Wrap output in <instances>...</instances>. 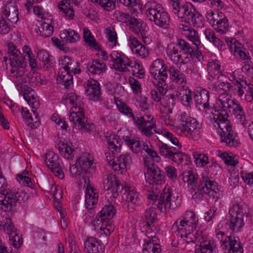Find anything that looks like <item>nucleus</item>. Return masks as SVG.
<instances>
[{"label": "nucleus", "instance_id": "nucleus-1", "mask_svg": "<svg viewBox=\"0 0 253 253\" xmlns=\"http://www.w3.org/2000/svg\"><path fill=\"white\" fill-rule=\"evenodd\" d=\"M196 216L191 211H187L183 219H178L175 222L177 227L175 234L187 243L197 241L199 244L196 246L195 253H213L216 244L214 240L207 236L206 229L196 226Z\"/></svg>", "mask_w": 253, "mask_h": 253}, {"label": "nucleus", "instance_id": "nucleus-2", "mask_svg": "<svg viewBox=\"0 0 253 253\" xmlns=\"http://www.w3.org/2000/svg\"><path fill=\"white\" fill-rule=\"evenodd\" d=\"M183 180L187 183L193 199L200 200L204 194L212 198L218 197L217 184L208 177L202 176L198 180L197 175L189 170L183 173Z\"/></svg>", "mask_w": 253, "mask_h": 253}, {"label": "nucleus", "instance_id": "nucleus-3", "mask_svg": "<svg viewBox=\"0 0 253 253\" xmlns=\"http://www.w3.org/2000/svg\"><path fill=\"white\" fill-rule=\"evenodd\" d=\"M17 82L13 81L17 87L22 93V95L27 103L31 108H36L39 106V103L37 101L34 95V91L31 86H39L45 84V81L41 78V74L33 72L25 74V71L21 76L18 77Z\"/></svg>", "mask_w": 253, "mask_h": 253}, {"label": "nucleus", "instance_id": "nucleus-4", "mask_svg": "<svg viewBox=\"0 0 253 253\" xmlns=\"http://www.w3.org/2000/svg\"><path fill=\"white\" fill-rule=\"evenodd\" d=\"M166 52L173 63L180 66L189 63L190 59L195 57L194 48L189 42L181 39L168 44Z\"/></svg>", "mask_w": 253, "mask_h": 253}, {"label": "nucleus", "instance_id": "nucleus-5", "mask_svg": "<svg viewBox=\"0 0 253 253\" xmlns=\"http://www.w3.org/2000/svg\"><path fill=\"white\" fill-rule=\"evenodd\" d=\"M152 129L155 133L165 136L172 144L174 145V146H171L167 144L161 143L158 145L160 154L174 163L178 164L181 163L185 155L181 151V145L179 143L177 137L167 129H157L156 127Z\"/></svg>", "mask_w": 253, "mask_h": 253}, {"label": "nucleus", "instance_id": "nucleus-6", "mask_svg": "<svg viewBox=\"0 0 253 253\" xmlns=\"http://www.w3.org/2000/svg\"><path fill=\"white\" fill-rule=\"evenodd\" d=\"M171 11L182 21L189 23L194 27L199 28L204 25L203 16L191 3L181 4L179 2L177 6L171 9Z\"/></svg>", "mask_w": 253, "mask_h": 253}, {"label": "nucleus", "instance_id": "nucleus-7", "mask_svg": "<svg viewBox=\"0 0 253 253\" xmlns=\"http://www.w3.org/2000/svg\"><path fill=\"white\" fill-rule=\"evenodd\" d=\"M146 14L150 21L164 29L169 26V16L159 3L156 1L150 0L146 3Z\"/></svg>", "mask_w": 253, "mask_h": 253}, {"label": "nucleus", "instance_id": "nucleus-8", "mask_svg": "<svg viewBox=\"0 0 253 253\" xmlns=\"http://www.w3.org/2000/svg\"><path fill=\"white\" fill-rule=\"evenodd\" d=\"M29 198L26 189L16 190L7 188L0 194V209L3 211H10L16 205V202H25Z\"/></svg>", "mask_w": 253, "mask_h": 253}, {"label": "nucleus", "instance_id": "nucleus-9", "mask_svg": "<svg viewBox=\"0 0 253 253\" xmlns=\"http://www.w3.org/2000/svg\"><path fill=\"white\" fill-rule=\"evenodd\" d=\"M147 198L153 201L159 210L165 212L167 209H175L181 204V199L177 196H172L171 191L169 188L165 187L160 195L152 192L148 194Z\"/></svg>", "mask_w": 253, "mask_h": 253}, {"label": "nucleus", "instance_id": "nucleus-10", "mask_svg": "<svg viewBox=\"0 0 253 253\" xmlns=\"http://www.w3.org/2000/svg\"><path fill=\"white\" fill-rule=\"evenodd\" d=\"M178 121L180 130L185 136L194 140L200 138L202 124L195 118L184 112L179 115Z\"/></svg>", "mask_w": 253, "mask_h": 253}, {"label": "nucleus", "instance_id": "nucleus-11", "mask_svg": "<svg viewBox=\"0 0 253 253\" xmlns=\"http://www.w3.org/2000/svg\"><path fill=\"white\" fill-rule=\"evenodd\" d=\"M7 47L10 65L9 76L13 81L17 82L18 76L22 75L23 72L25 71L24 58L20 51L16 48L13 43H8Z\"/></svg>", "mask_w": 253, "mask_h": 253}, {"label": "nucleus", "instance_id": "nucleus-12", "mask_svg": "<svg viewBox=\"0 0 253 253\" xmlns=\"http://www.w3.org/2000/svg\"><path fill=\"white\" fill-rule=\"evenodd\" d=\"M169 78L172 82L181 85L179 93L181 102L185 105L189 106L192 101L191 91L186 86V79L185 75L179 69L171 66L169 69Z\"/></svg>", "mask_w": 253, "mask_h": 253}, {"label": "nucleus", "instance_id": "nucleus-13", "mask_svg": "<svg viewBox=\"0 0 253 253\" xmlns=\"http://www.w3.org/2000/svg\"><path fill=\"white\" fill-rule=\"evenodd\" d=\"M119 110L122 113L131 117L137 128L142 133L147 137L152 135L153 133L152 129L155 128L156 126L153 118L151 120H146L144 116L135 117L132 113L131 109L125 104H122L119 108Z\"/></svg>", "mask_w": 253, "mask_h": 253}, {"label": "nucleus", "instance_id": "nucleus-14", "mask_svg": "<svg viewBox=\"0 0 253 253\" xmlns=\"http://www.w3.org/2000/svg\"><path fill=\"white\" fill-rule=\"evenodd\" d=\"M69 120L80 130L90 132L94 129V125L87 122L83 108L81 105L77 106V103L70 110Z\"/></svg>", "mask_w": 253, "mask_h": 253}, {"label": "nucleus", "instance_id": "nucleus-15", "mask_svg": "<svg viewBox=\"0 0 253 253\" xmlns=\"http://www.w3.org/2000/svg\"><path fill=\"white\" fill-rule=\"evenodd\" d=\"M245 213L239 204L233 205L229 208L226 224L233 232H240L244 226Z\"/></svg>", "mask_w": 253, "mask_h": 253}, {"label": "nucleus", "instance_id": "nucleus-16", "mask_svg": "<svg viewBox=\"0 0 253 253\" xmlns=\"http://www.w3.org/2000/svg\"><path fill=\"white\" fill-rule=\"evenodd\" d=\"M124 140L126 144L129 148L131 151L135 154L142 152L144 150L147 154L157 162L160 160V157L157 152L152 148L150 143L144 142L139 139L131 138L128 136L124 137Z\"/></svg>", "mask_w": 253, "mask_h": 253}, {"label": "nucleus", "instance_id": "nucleus-17", "mask_svg": "<svg viewBox=\"0 0 253 253\" xmlns=\"http://www.w3.org/2000/svg\"><path fill=\"white\" fill-rule=\"evenodd\" d=\"M217 238L222 243L221 246L227 253H243V249L240 242L234 237L226 236L224 232L219 231L216 233Z\"/></svg>", "mask_w": 253, "mask_h": 253}, {"label": "nucleus", "instance_id": "nucleus-18", "mask_svg": "<svg viewBox=\"0 0 253 253\" xmlns=\"http://www.w3.org/2000/svg\"><path fill=\"white\" fill-rule=\"evenodd\" d=\"M229 115L226 111L222 110L219 111L214 109V113L211 112V115L208 117V121L211 124L218 130H223L226 127H229L230 123L228 120Z\"/></svg>", "mask_w": 253, "mask_h": 253}, {"label": "nucleus", "instance_id": "nucleus-19", "mask_svg": "<svg viewBox=\"0 0 253 253\" xmlns=\"http://www.w3.org/2000/svg\"><path fill=\"white\" fill-rule=\"evenodd\" d=\"M44 163L53 174L62 179L64 177L61 166L59 163L58 155L52 151L46 153L45 156L43 157Z\"/></svg>", "mask_w": 253, "mask_h": 253}, {"label": "nucleus", "instance_id": "nucleus-20", "mask_svg": "<svg viewBox=\"0 0 253 253\" xmlns=\"http://www.w3.org/2000/svg\"><path fill=\"white\" fill-rule=\"evenodd\" d=\"M145 167L146 168L148 177L147 181L150 184H161L164 181V172L155 164L144 160Z\"/></svg>", "mask_w": 253, "mask_h": 253}, {"label": "nucleus", "instance_id": "nucleus-21", "mask_svg": "<svg viewBox=\"0 0 253 253\" xmlns=\"http://www.w3.org/2000/svg\"><path fill=\"white\" fill-rule=\"evenodd\" d=\"M4 222L3 228L8 234L9 240L12 246L16 249L19 248L23 244L21 234L15 228L10 218L5 217Z\"/></svg>", "mask_w": 253, "mask_h": 253}, {"label": "nucleus", "instance_id": "nucleus-22", "mask_svg": "<svg viewBox=\"0 0 253 253\" xmlns=\"http://www.w3.org/2000/svg\"><path fill=\"white\" fill-rule=\"evenodd\" d=\"M210 93L206 89L199 88L194 92V100L196 108L202 109H210L211 108L209 103Z\"/></svg>", "mask_w": 253, "mask_h": 253}, {"label": "nucleus", "instance_id": "nucleus-23", "mask_svg": "<svg viewBox=\"0 0 253 253\" xmlns=\"http://www.w3.org/2000/svg\"><path fill=\"white\" fill-rule=\"evenodd\" d=\"M114 55H112V58L115 69L121 72L130 71L128 68L132 66L133 61L124 53L117 52Z\"/></svg>", "mask_w": 253, "mask_h": 253}, {"label": "nucleus", "instance_id": "nucleus-24", "mask_svg": "<svg viewBox=\"0 0 253 253\" xmlns=\"http://www.w3.org/2000/svg\"><path fill=\"white\" fill-rule=\"evenodd\" d=\"M221 137V141L226 144V146L236 148L239 146V142L236 134L232 129L231 125L223 130H218Z\"/></svg>", "mask_w": 253, "mask_h": 253}, {"label": "nucleus", "instance_id": "nucleus-25", "mask_svg": "<svg viewBox=\"0 0 253 253\" xmlns=\"http://www.w3.org/2000/svg\"><path fill=\"white\" fill-rule=\"evenodd\" d=\"M2 16L12 23H16L18 20L17 2L10 0L5 5L2 11Z\"/></svg>", "mask_w": 253, "mask_h": 253}, {"label": "nucleus", "instance_id": "nucleus-26", "mask_svg": "<svg viewBox=\"0 0 253 253\" xmlns=\"http://www.w3.org/2000/svg\"><path fill=\"white\" fill-rule=\"evenodd\" d=\"M129 45L133 53L142 59L147 57L149 54V48L142 44L137 38L132 36L129 37Z\"/></svg>", "mask_w": 253, "mask_h": 253}, {"label": "nucleus", "instance_id": "nucleus-27", "mask_svg": "<svg viewBox=\"0 0 253 253\" xmlns=\"http://www.w3.org/2000/svg\"><path fill=\"white\" fill-rule=\"evenodd\" d=\"M103 187L105 190H111L114 193L121 192L123 190V186L119 183V180L112 174L104 175Z\"/></svg>", "mask_w": 253, "mask_h": 253}, {"label": "nucleus", "instance_id": "nucleus-28", "mask_svg": "<svg viewBox=\"0 0 253 253\" xmlns=\"http://www.w3.org/2000/svg\"><path fill=\"white\" fill-rule=\"evenodd\" d=\"M85 95L88 98L94 101H99L101 97L99 84L97 81L90 80L87 81Z\"/></svg>", "mask_w": 253, "mask_h": 253}, {"label": "nucleus", "instance_id": "nucleus-29", "mask_svg": "<svg viewBox=\"0 0 253 253\" xmlns=\"http://www.w3.org/2000/svg\"><path fill=\"white\" fill-rule=\"evenodd\" d=\"M147 236H148V234ZM144 243L143 253H161L162 249L160 241L158 238L151 235L144 240Z\"/></svg>", "mask_w": 253, "mask_h": 253}, {"label": "nucleus", "instance_id": "nucleus-30", "mask_svg": "<svg viewBox=\"0 0 253 253\" xmlns=\"http://www.w3.org/2000/svg\"><path fill=\"white\" fill-rule=\"evenodd\" d=\"M127 25L132 29L133 32L138 34L140 33L143 39L146 38L148 27L143 21L131 17L128 21Z\"/></svg>", "mask_w": 253, "mask_h": 253}, {"label": "nucleus", "instance_id": "nucleus-31", "mask_svg": "<svg viewBox=\"0 0 253 253\" xmlns=\"http://www.w3.org/2000/svg\"><path fill=\"white\" fill-rule=\"evenodd\" d=\"M59 64L61 66V69H66L72 73L79 74L81 72L79 63L69 57L65 56L61 57L59 59Z\"/></svg>", "mask_w": 253, "mask_h": 253}, {"label": "nucleus", "instance_id": "nucleus-32", "mask_svg": "<svg viewBox=\"0 0 253 253\" xmlns=\"http://www.w3.org/2000/svg\"><path fill=\"white\" fill-rule=\"evenodd\" d=\"M86 253H101V241L93 237H88L84 243Z\"/></svg>", "mask_w": 253, "mask_h": 253}, {"label": "nucleus", "instance_id": "nucleus-33", "mask_svg": "<svg viewBox=\"0 0 253 253\" xmlns=\"http://www.w3.org/2000/svg\"><path fill=\"white\" fill-rule=\"evenodd\" d=\"M218 19L213 23L212 26L214 29L218 33L221 34L225 33L229 29L228 19L226 17L222 12H218L217 13Z\"/></svg>", "mask_w": 253, "mask_h": 253}, {"label": "nucleus", "instance_id": "nucleus-34", "mask_svg": "<svg viewBox=\"0 0 253 253\" xmlns=\"http://www.w3.org/2000/svg\"><path fill=\"white\" fill-rule=\"evenodd\" d=\"M156 209L154 207H150L147 209L145 211V216L146 221V229L147 234L149 231H153V229H156V226L154 224L156 221Z\"/></svg>", "mask_w": 253, "mask_h": 253}, {"label": "nucleus", "instance_id": "nucleus-35", "mask_svg": "<svg viewBox=\"0 0 253 253\" xmlns=\"http://www.w3.org/2000/svg\"><path fill=\"white\" fill-rule=\"evenodd\" d=\"M98 193L95 192V189L91 187H86L85 195V202L86 208L91 209L96 204L98 201Z\"/></svg>", "mask_w": 253, "mask_h": 253}, {"label": "nucleus", "instance_id": "nucleus-36", "mask_svg": "<svg viewBox=\"0 0 253 253\" xmlns=\"http://www.w3.org/2000/svg\"><path fill=\"white\" fill-rule=\"evenodd\" d=\"M207 71L209 74V80L218 78L221 74L220 63L217 60H211L207 64Z\"/></svg>", "mask_w": 253, "mask_h": 253}, {"label": "nucleus", "instance_id": "nucleus-37", "mask_svg": "<svg viewBox=\"0 0 253 253\" xmlns=\"http://www.w3.org/2000/svg\"><path fill=\"white\" fill-rule=\"evenodd\" d=\"M130 160V157L128 154L120 155L117 157L115 160L113 169L114 171H118L120 173H123L126 170V167L127 163Z\"/></svg>", "mask_w": 253, "mask_h": 253}, {"label": "nucleus", "instance_id": "nucleus-38", "mask_svg": "<svg viewBox=\"0 0 253 253\" xmlns=\"http://www.w3.org/2000/svg\"><path fill=\"white\" fill-rule=\"evenodd\" d=\"M87 68L92 75H100L106 71L107 67L103 61L96 59L88 63Z\"/></svg>", "mask_w": 253, "mask_h": 253}, {"label": "nucleus", "instance_id": "nucleus-39", "mask_svg": "<svg viewBox=\"0 0 253 253\" xmlns=\"http://www.w3.org/2000/svg\"><path fill=\"white\" fill-rule=\"evenodd\" d=\"M218 101L219 102V108L216 110L221 111L222 110L226 111L227 108H230L233 105L235 100L231 98V96L229 93L219 94L218 96Z\"/></svg>", "mask_w": 253, "mask_h": 253}, {"label": "nucleus", "instance_id": "nucleus-40", "mask_svg": "<svg viewBox=\"0 0 253 253\" xmlns=\"http://www.w3.org/2000/svg\"><path fill=\"white\" fill-rule=\"evenodd\" d=\"M206 38L210 42H212L218 49L222 50L224 48L225 44L219 38L215 36L214 32L211 29H206L205 31Z\"/></svg>", "mask_w": 253, "mask_h": 253}, {"label": "nucleus", "instance_id": "nucleus-41", "mask_svg": "<svg viewBox=\"0 0 253 253\" xmlns=\"http://www.w3.org/2000/svg\"><path fill=\"white\" fill-rule=\"evenodd\" d=\"M83 38L85 43L91 48L96 50H99L100 49V45L87 28H84L83 30Z\"/></svg>", "mask_w": 253, "mask_h": 253}, {"label": "nucleus", "instance_id": "nucleus-42", "mask_svg": "<svg viewBox=\"0 0 253 253\" xmlns=\"http://www.w3.org/2000/svg\"><path fill=\"white\" fill-rule=\"evenodd\" d=\"M110 221L104 218H102L101 214L98 213L95 217L91 220V223L94 227V229L99 231L100 230H104L105 228L109 226Z\"/></svg>", "mask_w": 253, "mask_h": 253}, {"label": "nucleus", "instance_id": "nucleus-43", "mask_svg": "<svg viewBox=\"0 0 253 253\" xmlns=\"http://www.w3.org/2000/svg\"><path fill=\"white\" fill-rule=\"evenodd\" d=\"M71 72L67 71L66 69L60 68L59 72L58 81L66 88H68L73 82V76Z\"/></svg>", "mask_w": 253, "mask_h": 253}, {"label": "nucleus", "instance_id": "nucleus-44", "mask_svg": "<svg viewBox=\"0 0 253 253\" xmlns=\"http://www.w3.org/2000/svg\"><path fill=\"white\" fill-rule=\"evenodd\" d=\"M90 155L87 153H84L77 160V164L80 169L84 172H87V169H89L92 164Z\"/></svg>", "mask_w": 253, "mask_h": 253}, {"label": "nucleus", "instance_id": "nucleus-45", "mask_svg": "<svg viewBox=\"0 0 253 253\" xmlns=\"http://www.w3.org/2000/svg\"><path fill=\"white\" fill-rule=\"evenodd\" d=\"M233 48H234L235 53L239 55L241 59L246 60L247 62L251 60V57L248 56V51L246 49L244 48L239 42L235 41L234 44L231 45V49Z\"/></svg>", "mask_w": 253, "mask_h": 253}, {"label": "nucleus", "instance_id": "nucleus-46", "mask_svg": "<svg viewBox=\"0 0 253 253\" xmlns=\"http://www.w3.org/2000/svg\"><path fill=\"white\" fill-rule=\"evenodd\" d=\"M59 152L67 159H72L74 157V150L67 143L62 142L58 146Z\"/></svg>", "mask_w": 253, "mask_h": 253}, {"label": "nucleus", "instance_id": "nucleus-47", "mask_svg": "<svg viewBox=\"0 0 253 253\" xmlns=\"http://www.w3.org/2000/svg\"><path fill=\"white\" fill-rule=\"evenodd\" d=\"M60 10L65 14V16L68 19H73L74 17V11L70 7V4L65 0H61L58 5Z\"/></svg>", "mask_w": 253, "mask_h": 253}, {"label": "nucleus", "instance_id": "nucleus-48", "mask_svg": "<svg viewBox=\"0 0 253 253\" xmlns=\"http://www.w3.org/2000/svg\"><path fill=\"white\" fill-rule=\"evenodd\" d=\"M213 88V90L218 94H221L228 93L229 91L232 89L233 86L228 82H222L219 84H211Z\"/></svg>", "mask_w": 253, "mask_h": 253}, {"label": "nucleus", "instance_id": "nucleus-49", "mask_svg": "<svg viewBox=\"0 0 253 253\" xmlns=\"http://www.w3.org/2000/svg\"><path fill=\"white\" fill-rule=\"evenodd\" d=\"M116 210L114 206L111 205H105L99 212L102 218L110 220L116 214Z\"/></svg>", "mask_w": 253, "mask_h": 253}, {"label": "nucleus", "instance_id": "nucleus-50", "mask_svg": "<svg viewBox=\"0 0 253 253\" xmlns=\"http://www.w3.org/2000/svg\"><path fill=\"white\" fill-rule=\"evenodd\" d=\"M176 97L173 94H168L162 98V104L166 108H168L169 113H172L171 107L173 106L176 100Z\"/></svg>", "mask_w": 253, "mask_h": 253}, {"label": "nucleus", "instance_id": "nucleus-51", "mask_svg": "<svg viewBox=\"0 0 253 253\" xmlns=\"http://www.w3.org/2000/svg\"><path fill=\"white\" fill-rule=\"evenodd\" d=\"M139 193L134 189L130 190L126 194V201L128 207L133 208L136 205L138 201Z\"/></svg>", "mask_w": 253, "mask_h": 253}, {"label": "nucleus", "instance_id": "nucleus-52", "mask_svg": "<svg viewBox=\"0 0 253 253\" xmlns=\"http://www.w3.org/2000/svg\"><path fill=\"white\" fill-rule=\"evenodd\" d=\"M40 34L43 37H50L53 32V27L49 23L43 21L39 27Z\"/></svg>", "mask_w": 253, "mask_h": 253}, {"label": "nucleus", "instance_id": "nucleus-53", "mask_svg": "<svg viewBox=\"0 0 253 253\" xmlns=\"http://www.w3.org/2000/svg\"><path fill=\"white\" fill-rule=\"evenodd\" d=\"M167 70V66L164 67L162 69H160L159 70L157 71V74L155 76H152L156 80H159V85L161 86H163L166 85L165 81L167 79L168 76Z\"/></svg>", "mask_w": 253, "mask_h": 253}, {"label": "nucleus", "instance_id": "nucleus-54", "mask_svg": "<svg viewBox=\"0 0 253 253\" xmlns=\"http://www.w3.org/2000/svg\"><path fill=\"white\" fill-rule=\"evenodd\" d=\"M192 155L197 167H204L208 163V158L206 155L197 152H193Z\"/></svg>", "mask_w": 253, "mask_h": 253}, {"label": "nucleus", "instance_id": "nucleus-55", "mask_svg": "<svg viewBox=\"0 0 253 253\" xmlns=\"http://www.w3.org/2000/svg\"><path fill=\"white\" fill-rule=\"evenodd\" d=\"M166 66L167 65L164 60L160 59H157L152 62L150 68V74L152 76H155L157 74V71Z\"/></svg>", "mask_w": 253, "mask_h": 253}, {"label": "nucleus", "instance_id": "nucleus-56", "mask_svg": "<svg viewBox=\"0 0 253 253\" xmlns=\"http://www.w3.org/2000/svg\"><path fill=\"white\" fill-rule=\"evenodd\" d=\"M28 173V171L25 170L21 174H17V180L20 183L33 188V184L31 182V179L27 175Z\"/></svg>", "mask_w": 253, "mask_h": 253}, {"label": "nucleus", "instance_id": "nucleus-57", "mask_svg": "<svg viewBox=\"0 0 253 253\" xmlns=\"http://www.w3.org/2000/svg\"><path fill=\"white\" fill-rule=\"evenodd\" d=\"M39 106L38 107V108ZM33 109H35V110H32V111L34 113L35 119H34L31 114V113L29 112V110H24V108H22V111H21V115L22 118L25 120H27L28 121H31L34 122V123H37V121H39V118H38V113H37L36 109L37 108H32Z\"/></svg>", "mask_w": 253, "mask_h": 253}, {"label": "nucleus", "instance_id": "nucleus-58", "mask_svg": "<svg viewBox=\"0 0 253 253\" xmlns=\"http://www.w3.org/2000/svg\"><path fill=\"white\" fill-rule=\"evenodd\" d=\"M131 70L134 76L138 77L139 78H142L144 76V71L142 67L138 63L132 62V66L130 67Z\"/></svg>", "mask_w": 253, "mask_h": 253}, {"label": "nucleus", "instance_id": "nucleus-59", "mask_svg": "<svg viewBox=\"0 0 253 253\" xmlns=\"http://www.w3.org/2000/svg\"><path fill=\"white\" fill-rule=\"evenodd\" d=\"M51 119L52 121L57 124L58 128L67 130L69 127L66 122L63 119L60 118L58 114H54Z\"/></svg>", "mask_w": 253, "mask_h": 253}, {"label": "nucleus", "instance_id": "nucleus-60", "mask_svg": "<svg viewBox=\"0 0 253 253\" xmlns=\"http://www.w3.org/2000/svg\"><path fill=\"white\" fill-rule=\"evenodd\" d=\"M80 35L75 31L71 29L68 30L67 37L66 42L73 43L78 41L80 39Z\"/></svg>", "mask_w": 253, "mask_h": 253}, {"label": "nucleus", "instance_id": "nucleus-61", "mask_svg": "<svg viewBox=\"0 0 253 253\" xmlns=\"http://www.w3.org/2000/svg\"><path fill=\"white\" fill-rule=\"evenodd\" d=\"M165 172L169 178L173 181L176 179L177 178V171L174 167L172 166H167L165 168Z\"/></svg>", "mask_w": 253, "mask_h": 253}, {"label": "nucleus", "instance_id": "nucleus-62", "mask_svg": "<svg viewBox=\"0 0 253 253\" xmlns=\"http://www.w3.org/2000/svg\"><path fill=\"white\" fill-rule=\"evenodd\" d=\"M117 0H100V6L107 10L113 9L115 7Z\"/></svg>", "mask_w": 253, "mask_h": 253}, {"label": "nucleus", "instance_id": "nucleus-63", "mask_svg": "<svg viewBox=\"0 0 253 253\" xmlns=\"http://www.w3.org/2000/svg\"><path fill=\"white\" fill-rule=\"evenodd\" d=\"M162 87L163 88L162 91H161V89L157 88L156 89L151 90L150 91L151 97L155 102H159L160 101L161 99L162 100L161 95L163 96L164 94L163 93L164 87L163 86Z\"/></svg>", "mask_w": 253, "mask_h": 253}, {"label": "nucleus", "instance_id": "nucleus-64", "mask_svg": "<svg viewBox=\"0 0 253 253\" xmlns=\"http://www.w3.org/2000/svg\"><path fill=\"white\" fill-rule=\"evenodd\" d=\"M241 176L245 183L253 186V172H241Z\"/></svg>", "mask_w": 253, "mask_h": 253}]
</instances>
